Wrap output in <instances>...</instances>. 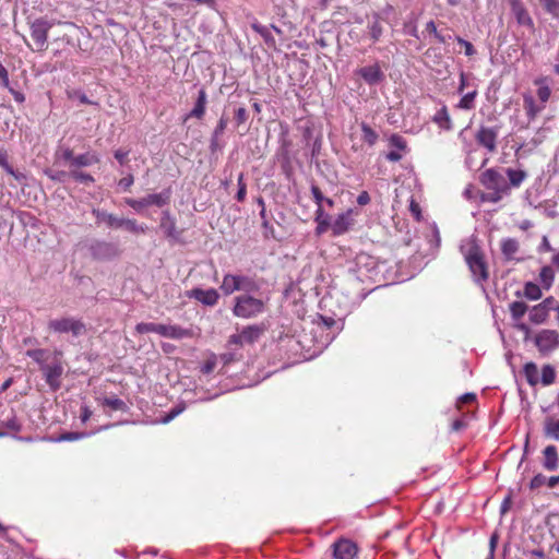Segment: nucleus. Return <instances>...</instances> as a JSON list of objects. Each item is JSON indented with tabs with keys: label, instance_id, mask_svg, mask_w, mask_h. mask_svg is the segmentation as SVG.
<instances>
[{
	"label": "nucleus",
	"instance_id": "nucleus-1",
	"mask_svg": "<svg viewBox=\"0 0 559 559\" xmlns=\"http://www.w3.org/2000/svg\"><path fill=\"white\" fill-rule=\"evenodd\" d=\"M460 251L468 265L474 281L477 284L486 282L489 276L488 266L477 238L471 236L463 239L460 245Z\"/></svg>",
	"mask_w": 559,
	"mask_h": 559
},
{
	"label": "nucleus",
	"instance_id": "nucleus-2",
	"mask_svg": "<svg viewBox=\"0 0 559 559\" xmlns=\"http://www.w3.org/2000/svg\"><path fill=\"white\" fill-rule=\"evenodd\" d=\"M92 214L94 215L97 225L104 224L107 227L115 229L123 228L134 235L145 234L147 230L146 225L138 224L135 219L118 217L104 210L93 209Z\"/></svg>",
	"mask_w": 559,
	"mask_h": 559
},
{
	"label": "nucleus",
	"instance_id": "nucleus-3",
	"mask_svg": "<svg viewBox=\"0 0 559 559\" xmlns=\"http://www.w3.org/2000/svg\"><path fill=\"white\" fill-rule=\"evenodd\" d=\"M265 302L251 295V293L241 294L235 297L233 313L237 318L250 319L263 313Z\"/></svg>",
	"mask_w": 559,
	"mask_h": 559
},
{
	"label": "nucleus",
	"instance_id": "nucleus-4",
	"mask_svg": "<svg viewBox=\"0 0 559 559\" xmlns=\"http://www.w3.org/2000/svg\"><path fill=\"white\" fill-rule=\"evenodd\" d=\"M219 288L224 295L229 296L235 292L253 293L259 289V286L250 276L227 273L224 275Z\"/></svg>",
	"mask_w": 559,
	"mask_h": 559
},
{
	"label": "nucleus",
	"instance_id": "nucleus-5",
	"mask_svg": "<svg viewBox=\"0 0 559 559\" xmlns=\"http://www.w3.org/2000/svg\"><path fill=\"white\" fill-rule=\"evenodd\" d=\"M48 329L57 334H71L80 337L86 333L85 323L74 317H61L48 322Z\"/></svg>",
	"mask_w": 559,
	"mask_h": 559
},
{
	"label": "nucleus",
	"instance_id": "nucleus-6",
	"mask_svg": "<svg viewBox=\"0 0 559 559\" xmlns=\"http://www.w3.org/2000/svg\"><path fill=\"white\" fill-rule=\"evenodd\" d=\"M138 333H157L164 337L181 340L191 335L190 331L179 325L157 324V323H138L135 326Z\"/></svg>",
	"mask_w": 559,
	"mask_h": 559
},
{
	"label": "nucleus",
	"instance_id": "nucleus-7",
	"mask_svg": "<svg viewBox=\"0 0 559 559\" xmlns=\"http://www.w3.org/2000/svg\"><path fill=\"white\" fill-rule=\"evenodd\" d=\"M63 371V365L58 359H55L51 364L43 365L41 372L46 383L52 392H56L61 388V377Z\"/></svg>",
	"mask_w": 559,
	"mask_h": 559
},
{
	"label": "nucleus",
	"instance_id": "nucleus-8",
	"mask_svg": "<svg viewBox=\"0 0 559 559\" xmlns=\"http://www.w3.org/2000/svg\"><path fill=\"white\" fill-rule=\"evenodd\" d=\"M50 28L51 24L44 19H37L31 24V36L36 44V50L46 49Z\"/></svg>",
	"mask_w": 559,
	"mask_h": 559
},
{
	"label": "nucleus",
	"instance_id": "nucleus-9",
	"mask_svg": "<svg viewBox=\"0 0 559 559\" xmlns=\"http://www.w3.org/2000/svg\"><path fill=\"white\" fill-rule=\"evenodd\" d=\"M263 330L258 325L246 326L241 332L229 336L228 345H248L257 342L262 335Z\"/></svg>",
	"mask_w": 559,
	"mask_h": 559
},
{
	"label": "nucleus",
	"instance_id": "nucleus-10",
	"mask_svg": "<svg viewBox=\"0 0 559 559\" xmlns=\"http://www.w3.org/2000/svg\"><path fill=\"white\" fill-rule=\"evenodd\" d=\"M480 181L488 190H492V191H508L509 190V185H508L504 176L500 171H498L493 168L487 169L485 173H483Z\"/></svg>",
	"mask_w": 559,
	"mask_h": 559
},
{
	"label": "nucleus",
	"instance_id": "nucleus-11",
	"mask_svg": "<svg viewBox=\"0 0 559 559\" xmlns=\"http://www.w3.org/2000/svg\"><path fill=\"white\" fill-rule=\"evenodd\" d=\"M535 345L540 353H549L559 346V333L555 330H542L535 337Z\"/></svg>",
	"mask_w": 559,
	"mask_h": 559
},
{
	"label": "nucleus",
	"instance_id": "nucleus-12",
	"mask_svg": "<svg viewBox=\"0 0 559 559\" xmlns=\"http://www.w3.org/2000/svg\"><path fill=\"white\" fill-rule=\"evenodd\" d=\"M91 254L97 260H111L118 255V249L115 245L97 240L90 247Z\"/></svg>",
	"mask_w": 559,
	"mask_h": 559
},
{
	"label": "nucleus",
	"instance_id": "nucleus-13",
	"mask_svg": "<svg viewBox=\"0 0 559 559\" xmlns=\"http://www.w3.org/2000/svg\"><path fill=\"white\" fill-rule=\"evenodd\" d=\"M358 548L349 539L342 538L333 544V556L335 559H355Z\"/></svg>",
	"mask_w": 559,
	"mask_h": 559
},
{
	"label": "nucleus",
	"instance_id": "nucleus-14",
	"mask_svg": "<svg viewBox=\"0 0 559 559\" xmlns=\"http://www.w3.org/2000/svg\"><path fill=\"white\" fill-rule=\"evenodd\" d=\"M188 297L198 300L204 306L213 307L218 302L219 294L214 288H193L188 292Z\"/></svg>",
	"mask_w": 559,
	"mask_h": 559
},
{
	"label": "nucleus",
	"instance_id": "nucleus-15",
	"mask_svg": "<svg viewBox=\"0 0 559 559\" xmlns=\"http://www.w3.org/2000/svg\"><path fill=\"white\" fill-rule=\"evenodd\" d=\"M356 73L364 79L369 85H377L383 81L384 74L381 71L379 64H371L362 67L356 71Z\"/></svg>",
	"mask_w": 559,
	"mask_h": 559
},
{
	"label": "nucleus",
	"instance_id": "nucleus-16",
	"mask_svg": "<svg viewBox=\"0 0 559 559\" xmlns=\"http://www.w3.org/2000/svg\"><path fill=\"white\" fill-rule=\"evenodd\" d=\"M498 132L492 128L481 127L476 133L477 142L486 147L489 152H493L496 150Z\"/></svg>",
	"mask_w": 559,
	"mask_h": 559
},
{
	"label": "nucleus",
	"instance_id": "nucleus-17",
	"mask_svg": "<svg viewBox=\"0 0 559 559\" xmlns=\"http://www.w3.org/2000/svg\"><path fill=\"white\" fill-rule=\"evenodd\" d=\"M354 225L353 210L340 214L331 225L334 235L346 233Z\"/></svg>",
	"mask_w": 559,
	"mask_h": 559
},
{
	"label": "nucleus",
	"instance_id": "nucleus-18",
	"mask_svg": "<svg viewBox=\"0 0 559 559\" xmlns=\"http://www.w3.org/2000/svg\"><path fill=\"white\" fill-rule=\"evenodd\" d=\"M511 11L520 25L534 28V22L521 1L515 2V4L511 7Z\"/></svg>",
	"mask_w": 559,
	"mask_h": 559
},
{
	"label": "nucleus",
	"instance_id": "nucleus-19",
	"mask_svg": "<svg viewBox=\"0 0 559 559\" xmlns=\"http://www.w3.org/2000/svg\"><path fill=\"white\" fill-rule=\"evenodd\" d=\"M543 466L547 471H555L558 468L559 456L555 445H547L544 451Z\"/></svg>",
	"mask_w": 559,
	"mask_h": 559
},
{
	"label": "nucleus",
	"instance_id": "nucleus-20",
	"mask_svg": "<svg viewBox=\"0 0 559 559\" xmlns=\"http://www.w3.org/2000/svg\"><path fill=\"white\" fill-rule=\"evenodd\" d=\"M523 103L526 116L530 120L535 119L537 115L542 112L546 107L540 103L537 104L534 97L528 93L523 95Z\"/></svg>",
	"mask_w": 559,
	"mask_h": 559
},
{
	"label": "nucleus",
	"instance_id": "nucleus-21",
	"mask_svg": "<svg viewBox=\"0 0 559 559\" xmlns=\"http://www.w3.org/2000/svg\"><path fill=\"white\" fill-rule=\"evenodd\" d=\"M515 295L518 297H525L528 300L536 301L542 298L543 292L537 284L533 282H526L523 292H516Z\"/></svg>",
	"mask_w": 559,
	"mask_h": 559
},
{
	"label": "nucleus",
	"instance_id": "nucleus-22",
	"mask_svg": "<svg viewBox=\"0 0 559 559\" xmlns=\"http://www.w3.org/2000/svg\"><path fill=\"white\" fill-rule=\"evenodd\" d=\"M432 121L443 130L452 129V120L445 105H442L432 117Z\"/></svg>",
	"mask_w": 559,
	"mask_h": 559
},
{
	"label": "nucleus",
	"instance_id": "nucleus-23",
	"mask_svg": "<svg viewBox=\"0 0 559 559\" xmlns=\"http://www.w3.org/2000/svg\"><path fill=\"white\" fill-rule=\"evenodd\" d=\"M534 84L538 86L537 97L539 103L546 106V103L549 100L551 95L548 79L546 76L537 78L534 80Z\"/></svg>",
	"mask_w": 559,
	"mask_h": 559
},
{
	"label": "nucleus",
	"instance_id": "nucleus-24",
	"mask_svg": "<svg viewBox=\"0 0 559 559\" xmlns=\"http://www.w3.org/2000/svg\"><path fill=\"white\" fill-rule=\"evenodd\" d=\"M99 162V157L96 153L86 152L74 156L71 169H78L79 167H87Z\"/></svg>",
	"mask_w": 559,
	"mask_h": 559
},
{
	"label": "nucleus",
	"instance_id": "nucleus-25",
	"mask_svg": "<svg viewBox=\"0 0 559 559\" xmlns=\"http://www.w3.org/2000/svg\"><path fill=\"white\" fill-rule=\"evenodd\" d=\"M207 96L203 88H201L198 93V98L194 104L193 109L190 111V114L187 116L186 119L190 117H194L198 119H201L204 116L205 107H206Z\"/></svg>",
	"mask_w": 559,
	"mask_h": 559
},
{
	"label": "nucleus",
	"instance_id": "nucleus-26",
	"mask_svg": "<svg viewBox=\"0 0 559 559\" xmlns=\"http://www.w3.org/2000/svg\"><path fill=\"white\" fill-rule=\"evenodd\" d=\"M146 205H156L158 207H162L166 205L170 200V191L169 190H163L159 193H153L145 197Z\"/></svg>",
	"mask_w": 559,
	"mask_h": 559
},
{
	"label": "nucleus",
	"instance_id": "nucleus-27",
	"mask_svg": "<svg viewBox=\"0 0 559 559\" xmlns=\"http://www.w3.org/2000/svg\"><path fill=\"white\" fill-rule=\"evenodd\" d=\"M549 313L539 304L528 309V319L533 324L546 322Z\"/></svg>",
	"mask_w": 559,
	"mask_h": 559
},
{
	"label": "nucleus",
	"instance_id": "nucleus-28",
	"mask_svg": "<svg viewBox=\"0 0 559 559\" xmlns=\"http://www.w3.org/2000/svg\"><path fill=\"white\" fill-rule=\"evenodd\" d=\"M544 433L546 437L559 440V419L547 417L544 423Z\"/></svg>",
	"mask_w": 559,
	"mask_h": 559
},
{
	"label": "nucleus",
	"instance_id": "nucleus-29",
	"mask_svg": "<svg viewBox=\"0 0 559 559\" xmlns=\"http://www.w3.org/2000/svg\"><path fill=\"white\" fill-rule=\"evenodd\" d=\"M523 372L531 386H535L539 383L538 368L535 362H526L523 367Z\"/></svg>",
	"mask_w": 559,
	"mask_h": 559
},
{
	"label": "nucleus",
	"instance_id": "nucleus-30",
	"mask_svg": "<svg viewBox=\"0 0 559 559\" xmlns=\"http://www.w3.org/2000/svg\"><path fill=\"white\" fill-rule=\"evenodd\" d=\"M311 193H312L316 204L318 205L317 211H316V221L318 223L322 224V221H321V215H323L322 203L325 198H324L323 193L321 192V190L319 189V187L316 185L311 186ZM323 223L326 224V221H323Z\"/></svg>",
	"mask_w": 559,
	"mask_h": 559
},
{
	"label": "nucleus",
	"instance_id": "nucleus-31",
	"mask_svg": "<svg viewBox=\"0 0 559 559\" xmlns=\"http://www.w3.org/2000/svg\"><path fill=\"white\" fill-rule=\"evenodd\" d=\"M160 227L167 237L177 238L176 223L175 219L170 217L168 212L164 213L160 222Z\"/></svg>",
	"mask_w": 559,
	"mask_h": 559
},
{
	"label": "nucleus",
	"instance_id": "nucleus-32",
	"mask_svg": "<svg viewBox=\"0 0 559 559\" xmlns=\"http://www.w3.org/2000/svg\"><path fill=\"white\" fill-rule=\"evenodd\" d=\"M528 309V306L521 300H515L509 305V310L514 321L521 320Z\"/></svg>",
	"mask_w": 559,
	"mask_h": 559
},
{
	"label": "nucleus",
	"instance_id": "nucleus-33",
	"mask_svg": "<svg viewBox=\"0 0 559 559\" xmlns=\"http://www.w3.org/2000/svg\"><path fill=\"white\" fill-rule=\"evenodd\" d=\"M539 281L545 289H549L555 281V272L551 266H543L539 273Z\"/></svg>",
	"mask_w": 559,
	"mask_h": 559
},
{
	"label": "nucleus",
	"instance_id": "nucleus-34",
	"mask_svg": "<svg viewBox=\"0 0 559 559\" xmlns=\"http://www.w3.org/2000/svg\"><path fill=\"white\" fill-rule=\"evenodd\" d=\"M501 250L507 259H512L519 250V243L512 238L503 239L501 242Z\"/></svg>",
	"mask_w": 559,
	"mask_h": 559
},
{
	"label": "nucleus",
	"instance_id": "nucleus-35",
	"mask_svg": "<svg viewBox=\"0 0 559 559\" xmlns=\"http://www.w3.org/2000/svg\"><path fill=\"white\" fill-rule=\"evenodd\" d=\"M506 174L509 178V181H510V185L512 187H520L521 183L524 181V179L526 178V173L521 170V169H512V168H508L506 170Z\"/></svg>",
	"mask_w": 559,
	"mask_h": 559
},
{
	"label": "nucleus",
	"instance_id": "nucleus-36",
	"mask_svg": "<svg viewBox=\"0 0 559 559\" xmlns=\"http://www.w3.org/2000/svg\"><path fill=\"white\" fill-rule=\"evenodd\" d=\"M556 380V370L551 365H545L542 369V376L539 378V382L547 386L555 382Z\"/></svg>",
	"mask_w": 559,
	"mask_h": 559
},
{
	"label": "nucleus",
	"instance_id": "nucleus-37",
	"mask_svg": "<svg viewBox=\"0 0 559 559\" xmlns=\"http://www.w3.org/2000/svg\"><path fill=\"white\" fill-rule=\"evenodd\" d=\"M477 96V91L474 90L473 92H468L460 99L459 104L456 105L457 108L464 109V110H471L475 107V98Z\"/></svg>",
	"mask_w": 559,
	"mask_h": 559
},
{
	"label": "nucleus",
	"instance_id": "nucleus-38",
	"mask_svg": "<svg viewBox=\"0 0 559 559\" xmlns=\"http://www.w3.org/2000/svg\"><path fill=\"white\" fill-rule=\"evenodd\" d=\"M47 354L48 352L46 349H29L26 352V355L31 357L35 362L38 364L40 370L43 369V365H47Z\"/></svg>",
	"mask_w": 559,
	"mask_h": 559
},
{
	"label": "nucleus",
	"instance_id": "nucleus-39",
	"mask_svg": "<svg viewBox=\"0 0 559 559\" xmlns=\"http://www.w3.org/2000/svg\"><path fill=\"white\" fill-rule=\"evenodd\" d=\"M102 404L112 411H127V404L118 397H104Z\"/></svg>",
	"mask_w": 559,
	"mask_h": 559
},
{
	"label": "nucleus",
	"instance_id": "nucleus-40",
	"mask_svg": "<svg viewBox=\"0 0 559 559\" xmlns=\"http://www.w3.org/2000/svg\"><path fill=\"white\" fill-rule=\"evenodd\" d=\"M56 160H64L70 163V167L73 163V151L70 147L67 146H59L55 153Z\"/></svg>",
	"mask_w": 559,
	"mask_h": 559
},
{
	"label": "nucleus",
	"instance_id": "nucleus-41",
	"mask_svg": "<svg viewBox=\"0 0 559 559\" xmlns=\"http://www.w3.org/2000/svg\"><path fill=\"white\" fill-rule=\"evenodd\" d=\"M44 174L49 179H51L52 181H57V182H66L67 178L70 177V171L56 170L52 168H46L44 170Z\"/></svg>",
	"mask_w": 559,
	"mask_h": 559
},
{
	"label": "nucleus",
	"instance_id": "nucleus-42",
	"mask_svg": "<svg viewBox=\"0 0 559 559\" xmlns=\"http://www.w3.org/2000/svg\"><path fill=\"white\" fill-rule=\"evenodd\" d=\"M362 131V140L368 143L370 146L373 145L378 140V134L374 130H372L367 123H361Z\"/></svg>",
	"mask_w": 559,
	"mask_h": 559
},
{
	"label": "nucleus",
	"instance_id": "nucleus-43",
	"mask_svg": "<svg viewBox=\"0 0 559 559\" xmlns=\"http://www.w3.org/2000/svg\"><path fill=\"white\" fill-rule=\"evenodd\" d=\"M70 177L73 178L75 181H79L81 183L90 185L94 182L93 176L90 174L80 171L78 169H71L70 170Z\"/></svg>",
	"mask_w": 559,
	"mask_h": 559
},
{
	"label": "nucleus",
	"instance_id": "nucleus-44",
	"mask_svg": "<svg viewBox=\"0 0 559 559\" xmlns=\"http://www.w3.org/2000/svg\"><path fill=\"white\" fill-rule=\"evenodd\" d=\"M369 28V34H370V37L372 38L373 41H377L379 40V38L381 37L382 35V26L378 20V17H376L368 26Z\"/></svg>",
	"mask_w": 559,
	"mask_h": 559
},
{
	"label": "nucleus",
	"instance_id": "nucleus-45",
	"mask_svg": "<svg viewBox=\"0 0 559 559\" xmlns=\"http://www.w3.org/2000/svg\"><path fill=\"white\" fill-rule=\"evenodd\" d=\"M545 7L546 11L554 17L559 19V0H539Z\"/></svg>",
	"mask_w": 559,
	"mask_h": 559
},
{
	"label": "nucleus",
	"instance_id": "nucleus-46",
	"mask_svg": "<svg viewBox=\"0 0 559 559\" xmlns=\"http://www.w3.org/2000/svg\"><path fill=\"white\" fill-rule=\"evenodd\" d=\"M216 364H217V357L212 354L205 361L204 364L201 366V372L203 374H210L211 372L214 371L215 367H216Z\"/></svg>",
	"mask_w": 559,
	"mask_h": 559
},
{
	"label": "nucleus",
	"instance_id": "nucleus-47",
	"mask_svg": "<svg viewBox=\"0 0 559 559\" xmlns=\"http://www.w3.org/2000/svg\"><path fill=\"white\" fill-rule=\"evenodd\" d=\"M124 202L136 212H141L144 207H147L145 197L142 199L128 198Z\"/></svg>",
	"mask_w": 559,
	"mask_h": 559
},
{
	"label": "nucleus",
	"instance_id": "nucleus-48",
	"mask_svg": "<svg viewBox=\"0 0 559 559\" xmlns=\"http://www.w3.org/2000/svg\"><path fill=\"white\" fill-rule=\"evenodd\" d=\"M252 28L259 33L266 43H272L274 44V38L273 36L271 35V32L270 29L266 27V26H263V25H260V24H253L252 25Z\"/></svg>",
	"mask_w": 559,
	"mask_h": 559
},
{
	"label": "nucleus",
	"instance_id": "nucleus-49",
	"mask_svg": "<svg viewBox=\"0 0 559 559\" xmlns=\"http://www.w3.org/2000/svg\"><path fill=\"white\" fill-rule=\"evenodd\" d=\"M389 142H390V145L392 147H394L396 151L402 152V151H405V148H406V142L401 135H397V134L391 135Z\"/></svg>",
	"mask_w": 559,
	"mask_h": 559
},
{
	"label": "nucleus",
	"instance_id": "nucleus-50",
	"mask_svg": "<svg viewBox=\"0 0 559 559\" xmlns=\"http://www.w3.org/2000/svg\"><path fill=\"white\" fill-rule=\"evenodd\" d=\"M238 191H237V194H236V199L239 201V202H242L245 201L246 199V194H247V189H246V183L243 182V175L240 174L238 176Z\"/></svg>",
	"mask_w": 559,
	"mask_h": 559
},
{
	"label": "nucleus",
	"instance_id": "nucleus-51",
	"mask_svg": "<svg viewBox=\"0 0 559 559\" xmlns=\"http://www.w3.org/2000/svg\"><path fill=\"white\" fill-rule=\"evenodd\" d=\"M90 433H79V432H68V433H64L62 435L58 440L59 441H74V440H79V439H82V438H85V437H88Z\"/></svg>",
	"mask_w": 559,
	"mask_h": 559
},
{
	"label": "nucleus",
	"instance_id": "nucleus-52",
	"mask_svg": "<svg viewBox=\"0 0 559 559\" xmlns=\"http://www.w3.org/2000/svg\"><path fill=\"white\" fill-rule=\"evenodd\" d=\"M456 40L460 45H462L464 47V52L466 56L471 57V56L475 55V52H476L475 48L469 41H467L461 37H456Z\"/></svg>",
	"mask_w": 559,
	"mask_h": 559
},
{
	"label": "nucleus",
	"instance_id": "nucleus-53",
	"mask_svg": "<svg viewBox=\"0 0 559 559\" xmlns=\"http://www.w3.org/2000/svg\"><path fill=\"white\" fill-rule=\"evenodd\" d=\"M546 480H547L546 476H544L543 474H537L531 480L530 487H531V489H537V488L542 487L544 484H546Z\"/></svg>",
	"mask_w": 559,
	"mask_h": 559
},
{
	"label": "nucleus",
	"instance_id": "nucleus-54",
	"mask_svg": "<svg viewBox=\"0 0 559 559\" xmlns=\"http://www.w3.org/2000/svg\"><path fill=\"white\" fill-rule=\"evenodd\" d=\"M183 407H180V406H177L175 408H173L162 420L160 423L163 424H168L169 421H171L175 417H177L179 414H181L183 412Z\"/></svg>",
	"mask_w": 559,
	"mask_h": 559
},
{
	"label": "nucleus",
	"instance_id": "nucleus-55",
	"mask_svg": "<svg viewBox=\"0 0 559 559\" xmlns=\"http://www.w3.org/2000/svg\"><path fill=\"white\" fill-rule=\"evenodd\" d=\"M0 84L5 88L10 87L8 70L1 62H0Z\"/></svg>",
	"mask_w": 559,
	"mask_h": 559
},
{
	"label": "nucleus",
	"instance_id": "nucleus-56",
	"mask_svg": "<svg viewBox=\"0 0 559 559\" xmlns=\"http://www.w3.org/2000/svg\"><path fill=\"white\" fill-rule=\"evenodd\" d=\"M409 211L417 221L420 219V206L413 198L409 202Z\"/></svg>",
	"mask_w": 559,
	"mask_h": 559
},
{
	"label": "nucleus",
	"instance_id": "nucleus-57",
	"mask_svg": "<svg viewBox=\"0 0 559 559\" xmlns=\"http://www.w3.org/2000/svg\"><path fill=\"white\" fill-rule=\"evenodd\" d=\"M226 127H227V119L221 118L215 130H214V136L215 138L219 136L224 132Z\"/></svg>",
	"mask_w": 559,
	"mask_h": 559
},
{
	"label": "nucleus",
	"instance_id": "nucleus-58",
	"mask_svg": "<svg viewBox=\"0 0 559 559\" xmlns=\"http://www.w3.org/2000/svg\"><path fill=\"white\" fill-rule=\"evenodd\" d=\"M555 304V298L554 297H547L545 298L542 302H539V305L542 307H544V309L549 313L550 310L555 309L556 307L554 306Z\"/></svg>",
	"mask_w": 559,
	"mask_h": 559
},
{
	"label": "nucleus",
	"instance_id": "nucleus-59",
	"mask_svg": "<svg viewBox=\"0 0 559 559\" xmlns=\"http://www.w3.org/2000/svg\"><path fill=\"white\" fill-rule=\"evenodd\" d=\"M92 416V411L90 409L88 406L86 405H83L81 407V414H80V419L83 424H85Z\"/></svg>",
	"mask_w": 559,
	"mask_h": 559
},
{
	"label": "nucleus",
	"instance_id": "nucleus-60",
	"mask_svg": "<svg viewBox=\"0 0 559 559\" xmlns=\"http://www.w3.org/2000/svg\"><path fill=\"white\" fill-rule=\"evenodd\" d=\"M370 202V195L367 191H362L357 197V203L361 206L367 205Z\"/></svg>",
	"mask_w": 559,
	"mask_h": 559
},
{
	"label": "nucleus",
	"instance_id": "nucleus-61",
	"mask_svg": "<svg viewBox=\"0 0 559 559\" xmlns=\"http://www.w3.org/2000/svg\"><path fill=\"white\" fill-rule=\"evenodd\" d=\"M552 247L550 245V242L548 241V238L546 236L543 237L542 239V243L539 245L538 247V251H546V252H550L552 251Z\"/></svg>",
	"mask_w": 559,
	"mask_h": 559
},
{
	"label": "nucleus",
	"instance_id": "nucleus-62",
	"mask_svg": "<svg viewBox=\"0 0 559 559\" xmlns=\"http://www.w3.org/2000/svg\"><path fill=\"white\" fill-rule=\"evenodd\" d=\"M386 159L390 160V162H399V160L402 159V153L400 151H396V150L390 151L386 154Z\"/></svg>",
	"mask_w": 559,
	"mask_h": 559
},
{
	"label": "nucleus",
	"instance_id": "nucleus-63",
	"mask_svg": "<svg viewBox=\"0 0 559 559\" xmlns=\"http://www.w3.org/2000/svg\"><path fill=\"white\" fill-rule=\"evenodd\" d=\"M5 426L11 429V430H14V431H19L21 429V425L19 424V421L12 417V418H9L7 421H5Z\"/></svg>",
	"mask_w": 559,
	"mask_h": 559
},
{
	"label": "nucleus",
	"instance_id": "nucleus-64",
	"mask_svg": "<svg viewBox=\"0 0 559 559\" xmlns=\"http://www.w3.org/2000/svg\"><path fill=\"white\" fill-rule=\"evenodd\" d=\"M320 320L325 329H331L336 324V321L331 317H320Z\"/></svg>",
	"mask_w": 559,
	"mask_h": 559
}]
</instances>
